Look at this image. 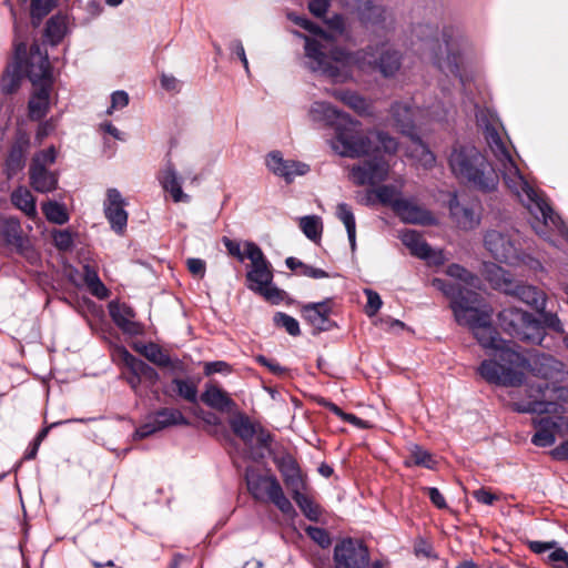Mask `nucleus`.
<instances>
[{
    "mask_svg": "<svg viewBox=\"0 0 568 568\" xmlns=\"http://www.w3.org/2000/svg\"><path fill=\"white\" fill-rule=\"evenodd\" d=\"M501 363L495 361H483L478 367V374L488 383L501 386H519L524 383L525 375L523 369H529L532 375L540 377L541 381L528 386V397L538 395L531 386L546 383L550 388L559 387L555 382L561 381L565 376L564 364L554 356L544 353H536L529 357L524 356L516 349H504L500 354Z\"/></svg>",
    "mask_w": 568,
    "mask_h": 568,
    "instance_id": "nucleus-1",
    "label": "nucleus"
},
{
    "mask_svg": "<svg viewBox=\"0 0 568 568\" xmlns=\"http://www.w3.org/2000/svg\"><path fill=\"white\" fill-rule=\"evenodd\" d=\"M432 285L440 291L448 300L455 321L467 326L479 345L485 349H493L495 362L501 363L500 354L504 349H514L509 342L503 339L491 324V313L478 308L480 295L462 283H453L443 278H434Z\"/></svg>",
    "mask_w": 568,
    "mask_h": 568,
    "instance_id": "nucleus-2",
    "label": "nucleus"
},
{
    "mask_svg": "<svg viewBox=\"0 0 568 568\" xmlns=\"http://www.w3.org/2000/svg\"><path fill=\"white\" fill-rule=\"evenodd\" d=\"M538 395H530L526 403H513L511 408L518 413L538 414L532 419V426L536 429L531 437V443L537 447H549L557 436H564L568 432V417L562 416V407L556 402L564 399L568 389L565 387H552L542 383L530 387Z\"/></svg>",
    "mask_w": 568,
    "mask_h": 568,
    "instance_id": "nucleus-3",
    "label": "nucleus"
},
{
    "mask_svg": "<svg viewBox=\"0 0 568 568\" xmlns=\"http://www.w3.org/2000/svg\"><path fill=\"white\" fill-rule=\"evenodd\" d=\"M447 163L460 185L485 194L497 190L499 175L487 155L475 145H454Z\"/></svg>",
    "mask_w": 568,
    "mask_h": 568,
    "instance_id": "nucleus-4",
    "label": "nucleus"
},
{
    "mask_svg": "<svg viewBox=\"0 0 568 568\" xmlns=\"http://www.w3.org/2000/svg\"><path fill=\"white\" fill-rule=\"evenodd\" d=\"M291 19L301 28L307 30L316 38L303 36L305 40V57L307 67L312 72H320L335 82H343L347 78V73L339 69L335 62L336 50H344L341 47L332 45V36L325 32L321 27L303 17Z\"/></svg>",
    "mask_w": 568,
    "mask_h": 568,
    "instance_id": "nucleus-5",
    "label": "nucleus"
},
{
    "mask_svg": "<svg viewBox=\"0 0 568 568\" xmlns=\"http://www.w3.org/2000/svg\"><path fill=\"white\" fill-rule=\"evenodd\" d=\"M335 62L339 69L347 73V81L351 78L349 68L357 67L362 71H378L383 77H394L402 65V57L398 51L389 48L386 43L367 45L356 52L336 50Z\"/></svg>",
    "mask_w": 568,
    "mask_h": 568,
    "instance_id": "nucleus-6",
    "label": "nucleus"
},
{
    "mask_svg": "<svg viewBox=\"0 0 568 568\" xmlns=\"http://www.w3.org/2000/svg\"><path fill=\"white\" fill-rule=\"evenodd\" d=\"M4 3L9 7L13 18L14 27V59L17 63H21L22 71L27 72L29 80L33 87L53 85L54 79L52 67L49 61L47 50H42L41 45L37 42L32 43L30 51H27V37L22 34V26L17 20L16 10L10 0Z\"/></svg>",
    "mask_w": 568,
    "mask_h": 568,
    "instance_id": "nucleus-7",
    "label": "nucleus"
},
{
    "mask_svg": "<svg viewBox=\"0 0 568 568\" xmlns=\"http://www.w3.org/2000/svg\"><path fill=\"white\" fill-rule=\"evenodd\" d=\"M246 258L251 261L246 272V287L263 297L266 302L277 305L286 297V292L273 284L274 272L261 247L254 242H245Z\"/></svg>",
    "mask_w": 568,
    "mask_h": 568,
    "instance_id": "nucleus-8",
    "label": "nucleus"
},
{
    "mask_svg": "<svg viewBox=\"0 0 568 568\" xmlns=\"http://www.w3.org/2000/svg\"><path fill=\"white\" fill-rule=\"evenodd\" d=\"M332 149L344 158L358 159L373 150L371 136L364 132L362 123L349 115L339 119L331 140Z\"/></svg>",
    "mask_w": 568,
    "mask_h": 568,
    "instance_id": "nucleus-9",
    "label": "nucleus"
},
{
    "mask_svg": "<svg viewBox=\"0 0 568 568\" xmlns=\"http://www.w3.org/2000/svg\"><path fill=\"white\" fill-rule=\"evenodd\" d=\"M504 182L507 187L521 201L526 197L527 205H535L545 224L551 223L557 226L560 217L551 206L541 199L532 186L524 179L514 159L500 163Z\"/></svg>",
    "mask_w": 568,
    "mask_h": 568,
    "instance_id": "nucleus-10",
    "label": "nucleus"
},
{
    "mask_svg": "<svg viewBox=\"0 0 568 568\" xmlns=\"http://www.w3.org/2000/svg\"><path fill=\"white\" fill-rule=\"evenodd\" d=\"M497 320L500 328L515 339L531 344H541L544 339L541 323L527 311L505 307L498 313Z\"/></svg>",
    "mask_w": 568,
    "mask_h": 568,
    "instance_id": "nucleus-11",
    "label": "nucleus"
},
{
    "mask_svg": "<svg viewBox=\"0 0 568 568\" xmlns=\"http://www.w3.org/2000/svg\"><path fill=\"white\" fill-rule=\"evenodd\" d=\"M247 490L255 500L272 503L284 516L294 518L297 513L285 496L275 475L245 474Z\"/></svg>",
    "mask_w": 568,
    "mask_h": 568,
    "instance_id": "nucleus-12",
    "label": "nucleus"
},
{
    "mask_svg": "<svg viewBox=\"0 0 568 568\" xmlns=\"http://www.w3.org/2000/svg\"><path fill=\"white\" fill-rule=\"evenodd\" d=\"M333 559L335 568H367L369 551L363 541L348 537L335 545Z\"/></svg>",
    "mask_w": 568,
    "mask_h": 568,
    "instance_id": "nucleus-13",
    "label": "nucleus"
},
{
    "mask_svg": "<svg viewBox=\"0 0 568 568\" xmlns=\"http://www.w3.org/2000/svg\"><path fill=\"white\" fill-rule=\"evenodd\" d=\"M0 245L13 248L28 260H31L34 254L19 219L13 216H0Z\"/></svg>",
    "mask_w": 568,
    "mask_h": 568,
    "instance_id": "nucleus-14",
    "label": "nucleus"
},
{
    "mask_svg": "<svg viewBox=\"0 0 568 568\" xmlns=\"http://www.w3.org/2000/svg\"><path fill=\"white\" fill-rule=\"evenodd\" d=\"M133 349L158 367L168 368L172 374H185L187 371L186 365L182 359L178 357L172 358L156 343L136 342L133 344Z\"/></svg>",
    "mask_w": 568,
    "mask_h": 568,
    "instance_id": "nucleus-15",
    "label": "nucleus"
},
{
    "mask_svg": "<svg viewBox=\"0 0 568 568\" xmlns=\"http://www.w3.org/2000/svg\"><path fill=\"white\" fill-rule=\"evenodd\" d=\"M388 171V162L383 158L375 156L374 159L353 165L351 175L356 185H376L387 179Z\"/></svg>",
    "mask_w": 568,
    "mask_h": 568,
    "instance_id": "nucleus-16",
    "label": "nucleus"
},
{
    "mask_svg": "<svg viewBox=\"0 0 568 568\" xmlns=\"http://www.w3.org/2000/svg\"><path fill=\"white\" fill-rule=\"evenodd\" d=\"M484 244L498 262L511 263L518 257V250L508 233L489 230L484 236Z\"/></svg>",
    "mask_w": 568,
    "mask_h": 568,
    "instance_id": "nucleus-17",
    "label": "nucleus"
},
{
    "mask_svg": "<svg viewBox=\"0 0 568 568\" xmlns=\"http://www.w3.org/2000/svg\"><path fill=\"white\" fill-rule=\"evenodd\" d=\"M301 315L315 332L329 331L335 326L331 320L333 313V298H325L317 303H307L301 305Z\"/></svg>",
    "mask_w": 568,
    "mask_h": 568,
    "instance_id": "nucleus-18",
    "label": "nucleus"
},
{
    "mask_svg": "<svg viewBox=\"0 0 568 568\" xmlns=\"http://www.w3.org/2000/svg\"><path fill=\"white\" fill-rule=\"evenodd\" d=\"M403 244L410 251V254L428 261L434 265L444 264L442 252H435L423 236L415 230L404 231L400 235Z\"/></svg>",
    "mask_w": 568,
    "mask_h": 568,
    "instance_id": "nucleus-19",
    "label": "nucleus"
},
{
    "mask_svg": "<svg viewBox=\"0 0 568 568\" xmlns=\"http://www.w3.org/2000/svg\"><path fill=\"white\" fill-rule=\"evenodd\" d=\"M125 204L124 199L116 189L108 190L104 214L111 229L119 234L124 232L128 224V213L124 210Z\"/></svg>",
    "mask_w": 568,
    "mask_h": 568,
    "instance_id": "nucleus-20",
    "label": "nucleus"
},
{
    "mask_svg": "<svg viewBox=\"0 0 568 568\" xmlns=\"http://www.w3.org/2000/svg\"><path fill=\"white\" fill-rule=\"evenodd\" d=\"M109 313L113 323L125 334L139 335L142 326L134 322L135 312L124 303H110Z\"/></svg>",
    "mask_w": 568,
    "mask_h": 568,
    "instance_id": "nucleus-21",
    "label": "nucleus"
},
{
    "mask_svg": "<svg viewBox=\"0 0 568 568\" xmlns=\"http://www.w3.org/2000/svg\"><path fill=\"white\" fill-rule=\"evenodd\" d=\"M30 149V136L26 131L19 130L10 148L6 165L11 174H16L26 164V156Z\"/></svg>",
    "mask_w": 568,
    "mask_h": 568,
    "instance_id": "nucleus-22",
    "label": "nucleus"
},
{
    "mask_svg": "<svg viewBox=\"0 0 568 568\" xmlns=\"http://www.w3.org/2000/svg\"><path fill=\"white\" fill-rule=\"evenodd\" d=\"M453 33H454L453 28H445L442 31V41L445 45L447 57H446V59H440L437 57V53H436L435 58H434V62L443 72L450 73L454 77L459 78L462 80L460 68H459L460 55L453 51V43H452Z\"/></svg>",
    "mask_w": 568,
    "mask_h": 568,
    "instance_id": "nucleus-23",
    "label": "nucleus"
},
{
    "mask_svg": "<svg viewBox=\"0 0 568 568\" xmlns=\"http://www.w3.org/2000/svg\"><path fill=\"white\" fill-rule=\"evenodd\" d=\"M394 212L404 222L410 224H429L433 220L432 213L419 206L414 200L404 199L400 202H396Z\"/></svg>",
    "mask_w": 568,
    "mask_h": 568,
    "instance_id": "nucleus-24",
    "label": "nucleus"
},
{
    "mask_svg": "<svg viewBox=\"0 0 568 568\" xmlns=\"http://www.w3.org/2000/svg\"><path fill=\"white\" fill-rule=\"evenodd\" d=\"M509 295L518 298L535 311H542L546 307L547 296L537 286L516 282Z\"/></svg>",
    "mask_w": 568,
    "mask_h": 568,
    "instance_id": "nucleus-25",
    "label": "nucleus"
},
{
    "mask_svg": "<svg viewBox=\"0 0 568 568\" xmlns=\"http://www.w3.org/2000/svg\"><path fill=\"white\" fill-rule=\"evenodd\" d=\"M53 85L34 87L28 103V114L32 121L43 119L50 109V94Z\"/></svg>",
    "mask_w": 568,
    "mask_h": 568,
    "instance_id": "nucleus-26",
    "label": "nucleus"
},
{
    "mask_svg": "<svg viewBox=\"0 0 568 568\" xmlns=\"http://www.w3.org/2000/svg\"><path fill=\"white\" fill-rule=\"evenodd\" d=\"M485 141L499 163L513 159L510 151L499 133L497 126L493 122H487L484 126Z\"/></svg>",
    "mask_w": 568,
    "mask_h": 568,
    "instance_id": "nucleus-27",
    "label": "nucleus"
},
{
    "mask_svg": "<svg viewBox=\"0 0 568 568\" xmlns=\"http://www.w3.org/2000/svg\"><path fill=\"white\" fill-rule=\"evenodd\" d=\"M29 178L31 186L40 193L54 191L58 186V173L44 166L30 165Z\"/></svg>",
    "mask_w": 568,
    "mask_h": 568,
    "instance_id": "nucleus-28",
    "label": "nucleus"
},
{
    "mask_svg": "<svg viewBox=\"0 0 568 568\" xmlns=\"http://www.w3.org/2000/svg\"><path fill=\"white\" fill-rule=\"evenodd\" d=\"M121 359L126 368H132L134 372L138 371V373L141 376L142 382L144 381L150 386H154L159 379L160 375L159 373L149 364L143 362L142 359L133 356L128 349L122 348L121 349Z\"/></svg>",
    "mask_w": 568,
    "mask_h": 568,
    "instance_id": "nucleus-29",
    "label": "nucleus"
},
{
    "mask_svg": "<svg viewBox=\"0 0 568 568\" xmlns=\"http://www.w3.org/2000/svg\"><path fill=\"white\" fill-rule=\"evenodd\" d=\"M390 114L397 129L404 134H412L415 125V110L406 102H395L392 104Z\"/></svg>",
    "mask_w": 568,
    "mask_h": 568,
    "instance_id": "nucleus-30",
    "label": "nucleus"
},
{
    "mask_svg": "<svg viewBox=\"0 0 568 568\" xmlns=\"http://www.w3.org/2000/svg\"><path fill=\"white\" fill-rule=\"evenodd\" d=\"M449 211L452 219L460 229L471 230L479 223L474 210L460 204L456 195L449 201Z\"/></svg>",
    "mask_w": 568,
    "mask_h": 568,
    "instance_id": "nucleus-31",
    "label": "nucleus"
},
{
    "mask_svg": "<svg viewBox=\"0 0 568 568\" xmlns=\"http://www.w3.org/2000/svg\"><path fill=\"white\" fill-rule=\"evenodd\" d=\"M347 115L348 114L341 112L327 102H315L310 110V116L313 121L324 122L333 129L336 128V123L339 122V119Z\"/></svg>",
    "mask_w": 568,
    "mask_h": 568,
    "instance_id": "nucleus-32",
    "label": "nucleus"
},
{
    "mask_svg": "<svg viewBox=\"0 0 568 568\" xmlns=\"http://www.w3.org/2000/svg\"><path fill=\"white\" fill-rule=\"evenodd\" d=\"M486 280L495 290H498L506 295L510 294L516 284L511 274L496 264L486 266Z\"/></svg>",
    "mask_w": 568,
    "mask_h": 568,
    "instance_id": "nucleus-33",
    "label": "nucleus"
},
{
    "mask_svg": "<svg viewBox=\"0 0 568 568\" xmlns=\"http://www.w3.org/2000/svg\"><path fill=\"white\" fill-rule=\"evenodd\" d=\"M333 97L354 110L359 115L371 114V103L358 93L351 90H335Z\"/></svg>",
    "mask_w": 568,
    "mask_h": 568,
    "instance_id": "nucleus-34",
    "label": "nucleus"
},
{
    "mask_svg": "<svg viewBox=\"0 0 568 568\" xmlns=\"http://www.w3.org/2000/svg\"><path fill=\"white\" fill-rule=\"evenodd\" d=\"M202 402L217 410H226L234 405L226 392L215 385H207L204 393L201 395Z\"/></svg>",
    "mask_w": 568,
    "mask_h": 568,
    "instance_id": "nucleus-35",
    "label": "nucleus"
},
{
    "mask_svg": "<svg viewBox=\"0 0 568 568\" xmlns=\"http://www.w3.org/2000/svg\"><path fill=\"white\" fill-rule=\"evenodd\" d=\"M385 9L371 0L365 1L358 7V17L366 27H377L386 20Z\"/></svg>",
    "mask_w": 568,
    "mask_h": 568,
    "instance_id": "nucleus-36",
    "label": "nucleus"
},
{
    "mask_svg": "<svg viewBox=\"0 0 568 568\" xmlns=\"http://www.w3.org/2000/svg\"><path fill=\"white\" fill-rule=\"evenodd\" d=\"M155 425L160 430L176 425H189V420L178 408H161L152 414Z\"/></svg>",
    "mask_w": 568,
    "mask_h": 568,
    "instance_id": "nucleus-37",
    "label": "nucleus"
},
{
    "mask_svg": "<svg viewBox=\"0 0 568 568\" xmlns=\"http://www.w3.org/2000/svg\"><path fill=\"white\" fill-rule=\"evenodd\" d=\"M260 423H253L248 416L239 414L233 417L230 422L232 432L244 443L252 442L256 434V428Z\"/></svg>",
    "mask_w": 568,
    "mask_h": 568,
    "instance_id": "nucleus-38",
    "label": "nucleus"
},
{
    "mask_svg": "<svg viewBox=\"0 0 568 568\" xmlns=\"http://www.w3.org/2000/svg\"><path fill=\"white\" fill-rule=\"evenodd\" d=\"M273 462L281 473L283 480L303 474L296 458L288 452L273 456Z\"/></svg>",
    "mask_w": 568,
    "mask_h": 568,
    "instance_id": "nucleus-39",
    "label": "nucleus"
},
{
    "mask_svg": "<svg viewBox=\"0 0 568 568\" xmlns=\"http://www.w3.org/2000/svg\"><path fill=\"white\" fill-rule=\"evenodd\" d=\"M336 216L345 225L349 245L354 252L356 248V222L351 206L346 203H339L336 207Z\"/></svg>",
    "mask_w": 568,
    "mask_h": 568,
    "instance_id": "nucleus-40",
    "label": "nucleus"
},
{
    "mask_svg": "<svg viewBox=\"0 0 568 568\" xmlns=\"http://www.w3.org/2000/svg\"><path fill=\"white\" fill-rule=\"evenodd\" d=\"M12 204L26 213L27 216L37 215L36 202L31 192L26 187H18L11 194Z\"/></svg>",
    "mask_w": 568,
    "mask_h": 568,
    "instance_id": "nucleus-41",
    "label": "nucleus"
},
{
    "mask_svg": "<svg viewBox=\"0 0 568 568\" xmlns=\"http://www.w3.org/2000/svg\"><path fill=\"white\" fill-rule=\"evenodd\" d=\"M83 280L90 293L95 297L104 300L109 296V290L100 280L94 267L90 265L83 266Z\"/></svg>",
    "mask_w": 568,
    "mask_h": 568,
    "instance_id": "nucleus-42",
    "label": "nucleus"
},
{
    "mask_svg": "<svg viewBox=\"0 0 568 568\" xmlns=\"http://www.w3.org/2000/svg\"><path fill=\"white\" fill-rule=\"evenodd\" d=\"M22 80V65L21 63H17L4 72L1 79V91L4 94H12L17 92V90L21 85Z\"/></svg>",
    "mask_w": 568,
    "mask_h": 568,
    "instance_id": "nucleus-43",
    "label": "nucleus"
},
{
    "mask_svg": "<svg viewBox=\"0 0 568 568\" xmlns=\"http://www.w3.org/2000/svg\"><path fill=\"white\" fill-rule=\"evenodd\" d=\"M286 266L298 275L311 278H326L328 273L322 268L307 265L296 257L290 256L285 260Z\"/></svg>",
    "mask_w": 568,
    "mask_h": 568,
    "instance_id": "nucleus-44",
    "label": "nucleus"
},
{
    "mask_svg": "<svg viewBox=\"0 0 568 568\" xmlns=\"http://www.w3.org/2000/svg\"><path fill=\"white\" fill-rule=\"evenodd\" d=\"M406 466H420L427 469H435L437 462L435 457L426 449L418 445H414L410 449L408 459L405 462Z\"/></svg>",
    "mask_w": 568,
    "mask_h": 568,
    "instance_id": "nucleus-45",
    "label": "nucleus"
},
{
    "mask_svg": "<svg viewBox=\"0 0 568 568\" xmlns=\"http://www.w3.org/2000/svg\"><path fill=\"white\" fill-rule=\"evenodd\" d=\"M162 186L165 191L170 192L174 202H181L187 197L181 187L176 173L172 168H168L161 178Z\"/></svg>",
    "mask_w": 568,
    "mask_h": 568,
    "instance_id": "nucleus-46",
    "label": "nucleus"
},
{
    "mask_svg": "<svg viewBox=\"0 0 568 568\" xmlns=\"http://www.w3.org/2000/svg\"><path fill=\"white\" fill-rule=\"evenodd\" d=\"M59 0H31L30 17L34 28L39 27L44 17H47Z\"/></svg>",
    "mask_w": 568,
    "mask_h": 568,
    "instance_id": "nucleus-47",
    "label": "nucleus"
},
{
    "mask_svg": "<svg viewBox=\"0 0 568 568\" xmlns=\"http://www.w3.org/2000/svg\"><path fill=\"white\" fill-rule=\"evenodd\" d=\"M303 515L311 521H318L322 516V508L314 501L312 496L306 493L294 499Z\"/></svg>",
    "mask_w": 568,
    "mask_h": 568,
    "instance_id": "nucleus-48",
    "label": "nucleus"
},
{
    "mask_svg": "<svg viewBox=\"0 0 568 568\" xmlns=\"http://www.w3.org/2000/svg\"><path fill=\"white\" fill-rule=\"evenodd\" d=\"M300 227L311 241L320 240L323 232V224L318 216L308 215L300 220Z\"/></svg>",
    "mask_w": 568,
    "mask_h": 568,
    "instance_id": "nucleus-49",
    "label": "nucleus"
},
{
    "mask_svg": "<svg viewBox=\"0 0 568 568\" xmlns=\"http://www.w3.org/2000/svg\"><path fill=\"white\" fill-rule=\"evenodd\" d=\"M172 385L175 386L178 396L190 402L195 403L197 399V386L191 379L173 378Z\"/></svg>",
    "mask_w": 568,
    "mask_h": 568,
    "instance_id": "nucleus-50",
    "label": "nucleus"
},
{
    "mask_svg": "<svg viewBox=\"0 0 568 568\" xmlns=\"http://www.w3.org/2000/svg\"><path fill=\"white\" fill-rule=\"evenodd\" d=\"M64 20L59 16L51 17L45 24V37L52 44H57L64 36Z\"/></svg>",
    "mask_w": 568,
    "mask_h": 568,
    "instance_id": "nucleus-51",
    "label": "nucleus"
},
{
    "mask_svg": "<svg viewBox=\"0 0 568 568\" xmlns=\"http://www.w3.org/2000/svg\"><path fill=\"white\" fill-rule=\"evenodd\" d=\"M273 323L276 327L284 328L291 336L301 334L297 320L284 312H276L273 316Z\"/></svg>",
    "mask_w": 568,
    "mask_h": 568,
    "instance_id": "nucleus-52",
    "label": "nucleus"
},
{
    "mask_svg": "<svg viewBox=\"0 0 568 568\" xmlns=\"http://www.w3.org/2000/svg\"><path fill=\"white\" fill-rule=\"evenodd\" d=\"M42 211L49 222L61 225L67 223L69 220V215L64 207L57 202H49L44 204Z\"/></svg>",
    "mask_w": 568,
    "mask_h": 568,
    "instance_id": "nucleus-53",
    "label": "nucleus"
},
{
    "mask_svg": "<svg viewBox=\"0 0 568 568\" xmlns=\"http://www.w3.org/2000/svg\"><path fill=\"white\" fill-rule=\"evenodd\" d=\"M321 406L327 408L329 412H332L334 415L339 417L343 422H346L348 424H352L357 427H363V420L357 417L354 414L345 413L341 407H338L336 404L327 400L326 398H321L317 402Z\"/></svg>",
    "mask_w": 568,
    "mask_h": 568,
    "instance_id": "nucleus-54",
    "label": "nucleus"
},
{
    "mask_svg": "<svg viewBox=\"0 0 568 568\" xmlns=\"http://www.w3.org/2000/svg\"><path fill=\"white\" fill-rule=\"evenodd\" d=\"M376 196L384 205H389L395 210L396 202H400L403 197L400 192L394 185H382L376 190Z\"/></svg>",
    "mask_w": 568,
    "mask_h": 568,
    "instance_id": "nucleus-55",
    "label": "nucleus"
},
{
    "mask_svg": "<svg viewBox=\"0 0 568 568\" xmlns=\"http://www.w3.org/2000/svg\"><path fill=\"white\" fill-rule=\"evenodd\" d=\"M283 481L287 489L290 490L293 499L297 498L303 494L308 493L310 487L307 483V476L305 474L287 478Z\"/></svg>",
    "mask_w": 568,
    "mask_h": 568,
    "instance_id": "nucleus-56",
    "label": "nucleus"
},
{
    "mask_svg": "<svg viewBox=\"0 0 568 568\" xmlns=\"http://www.w3.org/2000/svg\"><path fill=\"white\" fill-rule=\"evenodd\" d=\"M446 274L460 281L465 285H473L476 276L464 266L453 263L447 266Z\"/></svg>",
    "mask_w": 568,
    "mask_h": 568,
    "instance_id": "nucleus-57",
    "label": "nucleus"
},
{
    "mask_svg": "<svg viewBox=\"0 0 568 568\" xmlns=\"http://www.w3.org/2000/svg\"><path fill=\"white\" fill-rule=\"evenodd\" d=\"M414 33L422 41H425L432 49H434V43L438 44L439 50H442V44H439V39L437 37V30H435L429 24H419L414 29Z\"/></svg>",
    "mask_w": 568,
    "mask_h": 568,
    "instance_id": "nucleus-58",
    "label": "nucleus"
},
{
    "mask_svg": "<svg viewBox=\"0 0 568 568\" xmlns=\"http://www.w3.org/2000/svg\"><path fill=\"white\" fill-rule=\"evenodd\" d=\"M326 23L328 27V31L326 32L332 36V45L337 47L335 44L336 39L339 37H344L346 32L345 19L341 14H335L329 20H327Z\"/></svg>",
    "mask_w": 568,
    "mask_h": 568,
    "instance_id": "nucleus-59",
    "label": "nucleus"
},
{
    "mask_svg": "<svg viewBox=\"0 0 568 568\" xmlns=\"http://www.w3.org/2000/svg\"><path fill=\"white\" fill-rule=\"evenodd\" d=\"M305 531L307 536L322 548H328L331 546L332 539L326 529L308 526Z\"/></svg>",
    "mask_w": 568,
    "mask_h": 568,
    "instance_id": "nucleus-60",
    "label": "nucleus"
},
{
    "mask_svg": "<svg viewBox=\"0 0 568 568\" xmlns=\"http://www.w3.org/2000/svg\"><path fill=\"white\" fill-rule=\"evenodd\" d=\"M57 150L53 145L34 154L30 165L48 168L55 162Z\"/></svg>",
    "mask_w": 568,
    "mask_h": 568,
    "instance_id": "nucleus-61",
    "label": "nucleus"
},
{
    "mask_svg": "<svg viewBox=\"0 0 568 568\" xmlns=\"http://www.w3.org/2000/svg\"><path fill=\"white\" fill-rule=\"evenodd\" d=\"M364 293L367 297V303L365 305V314L368 317H373L381 310V307L383 305V301H382L379 294L377 292L373 291L372 288H365Z\"/></svg>",
    "mask_w": 568,
    "mask_h": 568,
    "instance_id": "nucleus-62",
    "label": "nucleus"
},
{
    "mask_svg": "<svg viewBox=\"0 0 568 568\" xmlns=\"http://www.w3.org/2000/svg\"><path fill=\"white\" fill-rule=\"evenodd\" d=\"M375 135L384 153L392 155L397 152L398 142L395 138L384 131H376Z\"/></svg>",
    "mask_w": 568,
    "mask_h": 568,
    "instance_id": "nucleus-63",
    "label": "nucleus"
},
{
    "mask_svg": "<svg viewBox=\"0 0 568 568\" xmlns=\"http://www.w3.org/2000/svg\"><path fill=\"white\" fill-rule=\"evenodd\" d=\"M285 161L286 160L283 159L281 152L274 151L267 155L266 165L275 175H287V172H284Z\"/></svg>",
    "mask_w": 568,
    "mask_h": 568,
    "instance_id": "nucleus-64",
    "label": "nucleus"
}]
</instances>
